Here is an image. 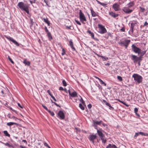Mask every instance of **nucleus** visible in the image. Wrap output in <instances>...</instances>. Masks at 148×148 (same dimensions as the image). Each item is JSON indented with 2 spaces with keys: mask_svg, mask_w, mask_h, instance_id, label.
Instances as JSON below:
<instances>
[{
  "mask_svg": "<svg viewBox=\"0 0 148 148\" xmlns=\"http://www.w3.org/2000/svg\"><path fill=\"white\" fill-rule=\"evenodd\" d=\"M146 52V51H141V50L140 51V53H139L140 55L138 57L137 56L134 55H132V60H134V63L136 62L137 61L139 60L141 61L142 58H143V56L145 53Z\"/></svg>",
  "mask_w": 148,
  "mask_h": 148,
  "instance_id": "f257e3e1",
  "label": "nucleus"
},
{
  "mask_svg": "<svg viewBox=\"0 0 148 148\" xmlns=\"http://www.w3.org/2000/svg\"><path fill=\"white\" fill-rule=\"evenodd\" d=\"M17 5L21 10H24L27 14H29V7L27 5L23 2H20L18 3Z\"/></svg>",
  "mask_w": 148,
  "mask_h": 148,
  "instance_id": "f03ea898",
  "label": "nucleus"
},
{
  "mask_svg": "<svg viewBox=\"0 0 148 148\" xmlns=\"http://www.w3.org/2000/svg\"><path fill=\"white\" fill-rule=\"evenodd\" d=\"M79 18L80 21L83 24H86L85 22L87 21L86 18L84 15L82 13L81 10H79Z\"/></svg>",
  "mask_w": 148,
  "mask_h": 148,
  "instance_id": "7ed1b4c3",
  "label": "nucleus"
},
{
  "mask_svg": "<svg viewBox=\"0 0 148 148\" xmlns=\"http://www.w3.org/2000/svg\"><path fill=\"white\" fill-rule=\"evenodd\" d=\"M132 77L134 78V80L138 83H140L142 81V77L137 74H133Z\"/></svg>",
  "mask_w": 148,
  "mask_h": 148,
  "instance_id": "20e7f679",
  "label": "nucleus"
},
{
  "mask_svg": "<svg viewBox=\"0 0 148 148\" xmlns=\"http://www.w3.org/2000/svg\"><path fill=\"white\" fill-rule=\"evenodd\" d=\"M130 42V40H125L124 41L120 42L118 43L121 45L124 46L126 49H127Z\"/></svg>",
  "mask_w": 148,
  "mask_h": 148,
  "instance_id": "39448f33",
  "label": "nucleus"
},
{
  "mask_svg": "<svg viewBox=\"0 0 148 148\" xmlns=\"http://www.w3.org/2000/svg\"><path fill=\"white\" fill-rule=\"evenodd\" d=\"M99 32L101 34H103L107 32V30L104 26L101 24H98Z\"/></svg>",
  "mask_w": 148,
  "mask_h": 148,
  "instance_id": "423d86ee",
  "label": "nucleus"
},
{
  "mask_svg": "<svg viewBox=\"0 0 148 148\" xmlns=\"http://www.w3.org/2000/svg\"><path fill=\"white\" fill-rule=\"evenodd\" d=\"M132 51L135 53H138V54H139L140 51L141 50V49L137 47L134 44H133L132 46Z\"/></svg>",
  "mask_w": 148,
  "mask_h": 148,
  "instance_id": "0eeeda50",
  "label": "nucleus"
},
{
  "mask_svg": "<svg viewBox=\"0 0 148 148\" xmlns=\"http://www.w3.org/2000/svg\"><path fill=\"white\" fill-rule=\"evenodd\" d=\"M128 7H125L123 8V10L126 14L130 13L132 12L133 10L130 9Z\"/></svg>",
  "mask_w": 148,
  "mask_h": 148,
  "instance_id": "6e6552de",
  "label": "nucleus"
},
{
  "mask_svg": "<svg viewBox=\"0 0 148 148\" xmlns=\"http://www.w3.org/2000/svg\"><path fill=\"white\" fill-rule=\"evenodd\" d=\"M58 115L60 119H64L65 118V115L63 111L62 110L59 111L58 113Z\"/></svg>",
  "mask_w": 148,
  "mask_h": 148,
  "instance_id": "1a4fd4ad",
  "label": "nucleus"
},
{
  "mask_svg": "<svg viewBox=\"0 0 148 148\" xmlns=\"http://www.w3.org/2000/svg\"><path fill=\"white\" fill-rule=\"evenodd\" d=\"M112 7L115 11H118L120 9L119 5L116 3L113 4L112 5Z\"/></svg>",
  "mask_w": 148,
  "mask_h": 148,
  "instance_id": "9d476101",
  "label": "nucleus"
},
{
  "mask_svg": "<svg viewBox=\"0 0 148 148\" xmlns=\"http://www.w3.org/2000/svg\"><path fill=\"white\" fill-rule=\"evenodd\" d=\"M6 38L7 39L9 40L10 41L12 42L14 44L18 46L19 44L15 40H14L10 36H6Z\"/></svg>",
  "mask_w": 148,
  "mask_h": 148,
  "instance_id": "9b49d317",
  "label": "nucleus"
},
{
  "mask_svg": "<svg viewBox=\"0 0 148 148\" xmlns=\"http://www.w3.org/2000/svg\"><path fill=\"white\" fill-rule=\"evenodd\" d=\"M97 138V136L95 135H91L89 136V140L93 143H94V140Z\"/></svg>",
  "mask_w": 148,
  "mask_h": 148,
  "instance_id": "f8f14e48",
  "label": "nucleus"
},
{
  "mask_svg": "<svg viewBox=\"0 0 148 148\" xmlns=\"http://www.w3.org/2000/svg\"><path fill=\"white\" fill-rule=\"evenodd\" d=\"M109 14L112 16V17H114V18H116L119 16V14H115V13H114L112 12H111L109 13Z\"/></svg>",
  "mask_w": 148,
  "mask_h": 148,
  "instance_id": "ddd939ff",
  "label": "nucleus"
},
{
  "mask_svg": "<svg viewBox=\"0 0 148 148\" xmlns=\"http://www.w3.org/2000/svg\"><path fill=\"white\" fill-rule=\"evenodd\" d=\"M103 101L104 103L106 105L108 106L109 107L110 109H113L114 108L112 107L109 103L107 102L105 100H103Z\"/></svg>",
  "mask_w": 148,
  "mask_h": 148,
  "instance_id": "4468645a",
  "label": "nucleus"
},
{
  "mask_svg": "<svg viewBox=\"0 0 148 148\" xmlns=\"http://www.w3.org/2000/svg\"><path fill=\"white\" fill-rule=\"evenodd\" d=\"M70 96L72 97H77V94L76 92L74 91L71 93Z\"/></svg>",
  "mask_w": 148,
  "mask_h": 148,
  "instance_id": "2eb2a0df",
  "label": "nucleus"
},
{
  "mask_svg": "<svg viewBox=\"0 0 148 148\" xmlns=\"http://www.w3.org/2000/svg\"><path fill=\"white\" fill-rule=\"evenodd\" d=\"M90 11L91 15L92 16L95 17L97 16L98 15L96 14L95 12L93 10L92 8L90 9Z\"/></svg>",
  "mask_w": 148,
  "mask_h": 148,
  "instance_id": "dca6fc26",
  "label": "nucleus"
},
{
  "mask_svg": "<svg viewBox=\"0 0 148 148\" xmlns=\"http://www.w3.org/2000/svg\"><path fill=\"white\" fill-rule=\"evenodd\" d=\"M136 24V21H134V23H131V29L132 32H133L134 27L135 26V25Z\"/></svg>",
  "mask_w": 148,
  "mask_h": 148,
  "instance_id": "f3484780",
  "label": "nucleus"
},
{
  "mask_svg": "<svg viewBox=\"0 0 148 148\" xmlns=\"http://www.w3.org/2000/svg\"><path fill=\"white\" fill-rule=\"evenodd\" d=\"M97 132L99 136L100 137V138L105 136L103 134L102 132L98 130H97Z\"/></svg>",
  "mask_w": 148,
  "mask_h": 148,
  "instance_id": "a211bd4d",
  "label": "nucleus"
},
{
  "mask_svg": "<svg viewBox=\"0 0 148 148\" xmlns=\"http://www.w3.org/2000/svg\"><path fill=\"white\" fill-rule=\"evenodd\" d=\"M93 126H95L96 125H99L101 124V123L102 122L101 121H93Z\"/></svg>",
  "mask_w": 148,
  "mask_h": 148,
  "instance_id": "6ab92c4d",
  "label": "nucleus"
},
{
  "mask_svg": "<svg viewBox=\"0 0 148 148\" xmlns=\"http://www.w3.org/2000/svg\"><path fill=\"white\" fill-rule=\"evenodd\" d=\"M127 5L128 7L130 8L134 5V2L133 1H131Z\"/></svg>",
  "mask_w": 148,
  "mask_h": 148,
  "instance_id": "aec40b11",
  "label": "nucleus"
},
{
  "mask_svg": "<svg viewBox=\"0 0 148 148\" xmlns=\"http://www.w3.org/2000/svg\"><path fill=\"white\" fill-rule=\"evenodd\" d=\"M43 20L47 24L48 26L50 25V23L47 18H44Z\"/></svg>",
  "mask_w": 148,
  "mask_h": 148,
  "instance_id": "412c9836",
  "label": "nucleus"
},
{
  "mask_svg": "<svg viewBox=\"0 0 148 148\" xmlns=\"http://www.w3.org/2000/svg\"><path fill=\"white\" fill-rule=\"evenodd\" d=\"M23 63L25 65L27 66H29L30 65V62L27 61L26 60H25L23 62Z\"/></svg>",
  "mask_w": 148,
  "mask_h": 148,
  "instance_id": "4be33fe9",
  "label": "nucleus"
},
{
  "mask_svg": "<svg viewBox=\"0 0 148 148\" xmlns=\"http://www.w3.org/2000/svg\"><path fill=\"white\" fill-rule=\"evenodd\" d=\"M47 35L48 38H49V39L50 40H52L53 39V38H52V37L51 36V33L49 32L47 33Z\"/></svg>",
  "mask_w": 148,
  "mask_h": 148,
  "instance_id": "5701e85b",
  "label": "nucleus"
},
{
  "mask_svg": "<svg viewBox=\"0 0 148 148\" xmlns=\"http://www.w3.org/2000/svg\"><path fill=\"white\" fill-rule=\"evenodd\" d=\"M101 139L102 141V142L104 143H105L106 141V140L105 138V136L101 137Z\"/></svg>",
  "mask_w": 148,
  "mask_h": 148,
  "instance_id": "b1692460",
  "label": "nucleus"
},
{
  "mask_svg": "<svg viewBox=\"0 0 148 148\" xmlns=\"http://www.w3.org/2000/svg\"><path fill=\"white\" fill-rule=\"evenodd\" d=\"M7 125L8 126H11V125H17V124L16 123L10 122L8 123H7Z\"/></svg>",
  "mask_w": 148,
  "mask_h": 148,
  "instance_id": "393cba45",
  "label": "nucleus"
},
{
  "mask_svg": "<svg viewBox=\"0 0 148 148\" xmlns=\"http://www.w3.org/2000/svg\"><path fill=\"white\" fill-rule=\"evenodd\" d=\"M138 109L137 108H134V112L135 113L136 115H137V116L139 117L140 116L139 114H138L137 113V112H138Z\"/></svg>",
  "mask_w": 148,
  "mask_h": 148,
  "instance_id": "a878e982",
  "label": "nucleus"
},
{
  "mask_svg": "<svg viewBox=\"0 0 148 148\" xmlns=\"http://www.w3.org/2000/svg\"><path fill=\"white\" fill-rule=\"evenodd\" d=\"M3 133L5 135V136H7L8 137H10V134L8 133L7 131L5 130L3 131Z\"/></svg>",
  "mask_w": 148,
  "mask_h": 148,
  "instance_id": "bb28decb",
  "label": "nucleus"
},
{
  "mask_svg": "<svg viewBox=\"0 0 148 148\" xmlns=\"http://www.w3.org/2000/svg\"><path fill=\"white\" fill-rule=\"evenodd\" d=\"M99 81L101 84L103 85L104 86H106V84L103 80L101 79H99Z\"/></svg>",
  "mask_w": 148,
  "mask_h": 148,
  "instance_id": "cd10ccee",
  "label": "nucleus"
},
{
  "mask_svg": "<svg viewBox=\"0 0 148 148\" xmlns=\"http://www.w3.org/2000/svg\"><path fill=\"white\" fill-rule=\"evenodd\" d=\"M139 134H140L141 135H142V136H147L148 135V134H147V133H144V132H139Z\"/></svg>",
  "mask_w": 148,
  "mask_h": 148,
  "instance_id": "c85d7f7f",
  "label": "nucleus"
},
{
  "mask_svg": "<svg viewBox=\"0 0 148 148\" xmlns=\"http://www.w3.org/2000/svg\"><path fill=\"white\" fill-rule=\"evenodd\" d=\"M97 1L99 4H100L101 5H102L103 6H105L107 4L104 3H102L101 2H100V1H98V0H97Z\"/></svg>",
  "mask_w": 148,
  "mask_h": 148,
  "instance_id": "c756f323",
  "label": "nucleus"
},
{
  "mask_svg": "<svg viewBox=\"0 0 148 148\" xmlns=\"http://www.w3.org/2000/svg\"><path fill=\"white\" fill-rule=\"evenodd\" d=\"M47 111L52 116H53L55 114L53 112H51L49 110H48Z\"/></svg>",
  "mask_w": 148,
  "mask_h": 148,
  "instance_id": "7c9ffc66",
  "label": "nucleus"
},
{
  "mask_svg": "<svg viewBox=\"0 0 148 148\" xmlns=\"http://www.w3.org/2000/svg\"><path fill=\"white\" fill-rule=\"evenodd\" d=\"M117 100L118 101H119V102H120V103H122V104L125 105L126 106H128V105L126 104L124 102H123V101H121V100H120V99H117Z\"/></svg>",
  "mask_w": 148,
  "mask_h": 148,
  "instance_id": "2f4dec72",
  "label": "nucleus"
},
{
  "mask_svg": "<svg viewBox=\"0 0 148 148\" xmlns=\"http://www.w3.org/2000/svg\"><path fill=\"white\" fill-rule=\"evenodd\" d=\"M79 107L82 110H84V108L83 106L81 103L79 104Z\"/></svg>",
  "mask_w": 148,
  "mask_h": 148,
  "instance_id": "473e14b6",
  "label": "nucleus"
},
{
  "mask_svg": "<svg viewBox=\"0 0 148 148\" xmlns=\"http://www.w3.org/2000/svg\"><path fill=\"white\" fill-rule=\"evenodd\" d=\"M139 8L141 12H143L145 10V9L144 8H142L141 7H140Z\"/></svg>",
  "mask_w": 148,
  "mask_h": 148,
  "instance_id": "72a5a7b5",
  "label": "nucleus"
},
{
  "mask_svg": "<svg viewBox=\"0 0 148 148\" xmlns=\"http://www.w3.org/2000/svg\"><path fill=\"white\" fill-rule=\"evenodd\" d=\"M30 23L31 25V26H32L34 23V22L33 21V19L31 18H30Z\"/></svg>",
  "mask_w": 148,
  "mask_h": 148,
  "instance_id": "f704fd0d",
  "label": "nucleus"
},
{
  "mask_svg": "<svg viewBox=\"0 0 148 148\" xmlns=\"http://www.w3.org/2000/svg\"><path fill=\"white\" fill-rule=\"evenodd\" d=\"M117 79L120 81H122L123 80L122 77L119 76H117Z\"/></svg>",
  "mask_w": 148,
  "mask_h": 148,
  "instance_id": "c9c22d12",
  "label": "nucleus"
},
{
  "mask_svg": "<svg viewBox=\"0 0 148 148\" xmlns=\"http://www.w3.org/2000/svg\"><path fill=\"white\" fill-rule=\"evenodd\" d=\"M3 143L4 144L5 146H8L9 147H12V145H10L8 143Z\"/></svg>",
  "mask_w": 148,
  "mask_h": 148,
  "instance_id": "e433bc0d",
  "label": "nucleus"
},
{
  "mask_svg": "<svg viewBox=\"0 0 148 148\" xmlns=\"http://www.w3.org/2000/svg\"><path fill=\"white\" fill-rule=\"evenodd\" d=\"M69 45L70 46H72L73 45V42L72 41V40H70V41H69Z\"/></svg>",
  "mask_w": 148,
  "mask_h": 148,
  "instance_id": "4c0bfd02",
  "label": "nucleus"
},
{
  "mask_svg": "<svg viewBox=\"0 0 148 148\" xmlns=\"http://www.w3.org/2000/svg\"><path fill=\"white\" fill-rule=\"evenodd\" d=\"M62 83L64 86H66L67 85L66 83V82L64 80H63L62 81Z\"/></svg>",
  "mask_w": 148,
  "mask_h": 148,
  "instance_id": "58836bf2",
  "label": "nucleus"
},
{
  "mask_svg": "<svg viewBox=\"0 0 148 148\" xmlns=\"http://www.w3.org/2000/svg\"><path fill=\"white\" fill-rule=\"evenodd\" d=\"M112 145L111 144H109L108 145L106 148H112Z\"/></svg>",
  "mask_w": 148,
  "mask_h": 148,
  "instance_id": "ea45409f",
  "label": "nucleus"
},
{
  "mask_svg": "<svg viewBox=\"0 0 148 148\" xmlns=\"http://www.w3.org/2000/svg\"><path fill=\"white\" fill-rule=\"evenodd\" d=\"M80 101L82 103L83 105H84L85 104L84 101L82 97L81 98V99L80 100Z\"/></svg>",
  "mask_w": 148,
  "mask_h": 148,
  "instance_id": "a19ab883",
  "label": "nucleus"
},
{
  "mask_svg": "<svg viewBox=\"0 0 148 148\" xmlns=\"http://www.w3.org/2000/svg\"><path fill=\"white\" fill-rule=\"evenodd\" d=\"M8 59L10 61V62H11V63L12 64L14 63V62H13V61L12 60L11 58L9 56H8Z\"/></svg>",
  "mask_w": 148,
  "mask_h": 148,
  "instance_id": "79ce46f5",
  "label": "nucleus"
},
{
  "mask_svg": "<svg viewBox=\"0 0 148 148\" xmlns=\"http://www.w3.org/2000/svg\"><path fill=\"white\" fill-rule=\"evenodd\" d=\"M42 106L47 111H48V110H49L47 108L46 106H44V105H43V104H42Z\"/></svg>",
  "mask_w": 148,
  "mask_h": 148,
  "instance_id": "37998d69",
  "label": "nucleus"
},
{
  "mask_svg": "<svg viewBox=\"0 0 148 148\" xmlns=\"http://www.w3.org/2000/svg\"><path fill=\"white\" fill-rule=\"evenodd\" d=\"M75 21L77 24L80 25H81V23L79 21L75 19Z\"/></svg>",
  "mask_w": 148,
  "mask_h": 148,
  "instance_id": "c03bdc74",
  "label": "nucleus"
},
{
  "mask_svg": "<svg viewBox=\"0 0 148 148\" xmlns=\"http://www.w3.org/2000/svg\"><path fill=\"white\" fill-rule=\"evenodd\" d=\"M45 32L47 33L49 32L48 30L47 29V27H46V26L45 27Z\"/></svg>",
  "mask_w": 148,
  "mask_h": 148,
  "instance_id": "a18cd8bd",
  "label": "nucleus"
},
{
  "mask_svg": "<svg viewBox=\"0 0 148 148\" xmlns=\"http://www.w3.org/2000/svg\"><path fill=\"white\" fill-rule=\"evenodd\" d=\"M73 51H75L76 49L74 47L73 45L70 46Z\"/></svg>",
  "mask_w": 148,
  "mask_h": 148,
  "instance_id": "49530a36",
  "label": "nucleus"
},
{
  "mask_svg": "<svg viewBox=\"0 0 148 148\" xmlns=\"http://www.w3.org/2000/svg\"><path fill=\"white\" fill-rule=\"evenodd\" d=\"M52 102L55 105H56V106L59 107H60V106L58 104L56 103L55 102H53L52 101Z\"/></svg>",
  "mask_w": 148,
  "mask_h": 148,
  "instance_id": "de8ad7c7",
  "label": "nucleus"
},
{
  "mask_svg": "<svg viewBox=\"0 0 148 148\" xmlns=\"http://www.w3.org/2000/svg\"><path fill=\"white\" fill-rule=\"evenodd\" d=\"M139 134H139V132H137V133H136L134 135V137H136L137 136H138Z\"/></svg>",
  "mask_w": 148,
  "mask_h": 148,
  "instance_id": "09e8293b",
  "label": "nucleus"
},
{
  "mask_svg": "<svg viewBox=\"0 0 148 148\" xmlns=\"http://www.w3.org/2000/svg\"><path fill=\"white\" fill-rule=\"evenodd\" d=\"M44 145L45 146L47 147L48 146H49V145H48V144L46 142H45L44 143Z\"/></svg>",
  "mask_w": 148,
  "mask_h": 148,
  "instance_id": "8fccbe9b",
  "label": "nucleus"
},
{
  "mask_svg": "<svg viewBox=\"0 0 148 148\" xmlns=\"http://www.w3.org/2000/svg\"><path fill=\"white\" fill-rule=\"evenodd\" d=\"M101 57L102 58H104L106 60H107L108 59V57H104L103 56H101Z\"/></svg>",
  "mask_w": 148,
  "mask_h": 148,
  "instance_id": "3c124183",
  "label": "nucleus"
},
{
  "mask_svg": "<svg viewBox=\"0 0 148 148\" xmlns=\"http://www.w3.org/2000/svg\"><path fill=\"white\" fill-rule=\"evenodd\" d=\"M88 108L90 109V108H91L92 107V105L91 104H89L88 105Z\"/></svg>",
  "mask_w": 148,
  "mask_h": 148,
  "instance_id": "603ef678",
  "label": "nucleus"
},
{
  "mask_svg": "<svg viewBox=\"0 0 148 148\" xmlns=\"http://www.w3.org/2000/svg\"><path fill=\"white\" fill-rule=\"evenodd\" d=\"M47 92L48 93V94L51 96L52 95L51 94L50 91L49 90H47Z\"/></svg>",
  "mask_w": 148,
  "mask_h": 148,
  "instance_id": "864d4df0",
  "label": "nucleus"
},
{
  "mask_svg": "<svg viewBox=\"0 0 148 148\" xmlns=\"http://www.w3.org/2000/svg\"><path fill=\"white\" fill-rule=\"evenodd\" d=\"M147 25H148V23H147V21H146L144 23L143 26H147Z\"/></svg>",
  "mask_w": 148,
  "mask_h": 148,
  "instance_id": "5fc2aeb1",
  "label": "nucleus"
},
{
  "mask_svg": "<svg viewBox=\"0 0 148 148\" xmlns=\"http://www.w3.org/2000/svg\"><path fill=\"white\" fill-rule=\"evenodd\" d=\"M91 36L92 37V38H94V34L93 32H92V33L90 34Z\"/></svg>",
  "mask_w": 148,
  "mask_h": 148,
  "instance_id": "6e6d98bb",
  "label": "nucleus"
},
{
  "mask_svg": "<svg viewBox=\"0 0 148 148\" xmlns=\"http://www.w3.org/2000/svg\"><path fill=\"white\" fill-rule=\"evenodd\" d=\"M121 30L122 32H124L125 31V29L123 27L121 29Z\"/></svg>",
  "mask_w": 148,
  "mask_h": 148,
  "instance_id": "4d7b16f0",
  "label": "nucleus"
},
{
  "mask_svg": "<svg viewBox=\"0 0 148 148\" xmlns=\"http://www.w3.org/2000/svg\"><path fill=\"white\" fill-rule=\"evenodd\" d=\"M18 105L19 107L21 108H23V107L21 106V105L19 103H18Z\"/></svg>",
  "mask_w": 148,
  "mask_h": 148,
  "instance_id": "13d9d810",
  "label": "nucleus"
},
{
  "mask_svg": "<svg viewBox=\"0 0 148 148\" xmlns=\"http://www.w3.org/2000/svg\"><path fill=\"white\" fill-rule=\"evenodd\" d=\"M112 148H117L114 145H112Z\"/></svg>",
  "mask_w": 148,
  "mask_h": 148,
  "instance_id": "bf43d9fd",
  "label": "nucleus"
},
{
  "mask_svg": "<svg viewBox=\"0 0 148 148\" xmlns=\"http://www.w3.org/2000/svg\"><path fill=\"white\" fill-rule=\"evenodd\" d=\"M71 26H66V28L67 29H71Z\"/></svg>",
  "mask_w": 148,
  "mask_h": 148,
  "instance_id": "052dcab7",
  "label": "nucleus"
},
{
  "mask_svg": "<svg viewBox=\"0 0 148 148\" xmlns=\"http://www.w3.org/2000/svg\"><path fill=\"white\" fill-rule=\"evenodd\" d=\"M87 32L90 34L92 33V32H91L90 30H88Z\"/></svg>",
  "mask_w": 148,
  "mask_h": 148,
  "instance_id": "680f3d73",
  "label": "nucleus"
},
{
  "mask_svg": "<svg viewBox=\"0 0 148 148\" xmlns=\"http://www.w3.org/2000/svg\"><path fill=\"white\" fill-rule=\"evenodd\" d=\"M59 90H63L64 89L62 87H60L59 88Z\"/></svg>",
  "mask_w": 148,
  "mask_h": 148,
  "instance_id": "e2e57ef3",
  "label": "nucleus"
},
{
  "mask_svg": "<svg viewBox=\"0 0 148 148\" xmlns=\"http://www.w3.org/2000/svg\"><path fill=\"white\" fill-rule=\"evenodd\" d=\"M22 142H23L25 143H27V141L26 140H23Z\"/></svg>",
  "mask_w": 148,
  "mask_h": 148,
  "instance_id": "0e129e2a",
  "label": "nucleus"
},
{
  "mask_svg": "<svg viewBox=\"0 0 148 148\" xmlns=\"http://www.w3.org/2000/svg\"><path fill=\"white\" fill-rule=\"evenodd\" d=\"M44 1L46 3L47 5L48 6H49L48 5V4H47V0H44Z\"/></svg>",
  "mask_w": 148,
  "mask_h": 148,
  "instance_id": "69168bd1",
  "label": "nucleus"
},
{
  "mask_svg": "<svg viewBox=\"0 0 148 148\" xmlns=\"http://www.w3.org/2000/svg\"><path fill=\"white\" fill-rule=\"evenodd\" d=\"M93 38L96 41H98L99 40L97 38H94H94Z\"/></svg>",
  "mask_w": 148,
  "mask_h": 148,
  "instance_id": "338daca9",
  "label": "nucleus"
},
{
  "mask_svg": "<svg viewBox=\"0 0 148 148\" xmlns=\"http://www.w3.org/2000/svg\"><path fill=\"white\" fill-rule=\"evenodd\" d=\"M65 51H63L62 53V55H64L65 54Z\"/></svg>",
  "mask_w": 148,
  "mask_h": 148,
  "instance_id": "774afa93",
  "label": "nucleus"
}]
</instances>
